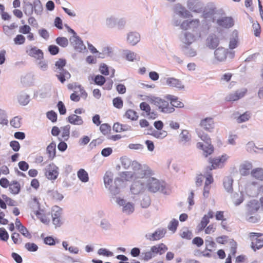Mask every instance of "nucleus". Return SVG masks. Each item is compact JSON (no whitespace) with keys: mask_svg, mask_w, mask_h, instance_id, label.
Segmentation results:
<instances>
[{"mask_svg":"<svg viewBox=\"0 0 263 263\" xmlns=\"http://www.w3.org/2000/svg\"><path fill=\"white\" fill-rule=\"evenodd\" d=\"M247 88L237 90L234 92L229 94L226 97V100L228 102L236 101L243 97L247 92Z\"/></svg>","mask_w":263,"mask_h":263,"instance_id":"11","label":"nucleus"},{"mask_svg":"<svg viewBox=\"0 0 263 263\" xmlns=\"http://www.w3.org/2000/svg\"><path fill=\"white\" fill-rule=\"evenodd\" d=\"M187 6L191 11L199 13L202 11L203 5L200 0H189Z\"/></svg>","mask_w":263,"mask_h":263,"instance_id":"20","label":"nucleus"},{"mask_svg":"<svg viewBox=\"0 0 263 263\" xmlns=\"http://www.w3.org/2000/svg\"><path fill=\"white\" fill-rule=\"evenodd\" d=\"M78 178L83 182H87L89 180L87 172L83 168L80 169L77 172Z\"/></svg>","mask_w":263,"mask_h":263,"instance_id":"40","label":"nucleus"},{"mask_svg":"<svg viewBox=\"0 0 263 263\" xmlns=\"http://www.w3.org/2000/svg\"><path fill=\"white\" fill-rule=\"evenodd\" d=\"M8 120L6 119V115L4 110L0 109V124H7Z\"/></svg>","mask_w":263,"mask_h":263,"instance_id":"60","label":"nucleus"},{"mask_svg":"<svg viewBox=\"0 0 263 263\" xmlns=\"http://www.w3.org/2000/svg\"><path fill=\"white\" fill-rule=\"evenodd\" d=\"M180 141L182 143H186L190 141L191 135L187 130H182L179 135Z\"/></svg>","mask_w":263,"mask_h":263,"instance_id":"41","label":"nucleus"},{"mask_svg":"<svg viewBox=\"0 0 263 263\" xmlns=\"http://www.w3.org/2000/svg\"><path fill=\"white\" fill-rule=\"evenodd\" d=\"M59 174V167L53 163H50L45 169V175L49 180H55Z\"/></svg>","mask_w":263,"mask_h":263,"instance_id":"9","label":"nucleus"},{"mask_svg":"<svg viewBox=\"0 0 263 263\" xmlns=\"http://www.w3.org/2000/svg\"><path fill=\"white\" fill-rule=\"evenodd\" d=\"M20 232L25 237L30 238L31 237V234L29 233L27 229L24 226L19 228L18 229Z\"/></svg>","mask_w":263,"mask_h":263,"instance_id":"61","label":"nucleus"},{"mask_svg":"<svg viewBox=\"0 0 263 263\" xmlns=\"http://www.w3.org/2000/svg\"><path fill=\"white\" fill-rule=\"evenodd\" d=\"M67 121L71 124L81 125L83 123L81 117L76 114H72L67 118Z\"/></svg>","mask_w":263,"mask_h":263,"instance_id":"32","label":"nucleus"},{"mask_svg":"<svg viewBox=\"0 0 263 263\" xmlns=\"http://www.w3.org/2000/svg\"><path fill=\"white\" fill-rule=\"evenodd\" d=\"M25 41V37L21 34L16 35V36L13 39L14 44L17 45L24 44Z\"/></svg>","mask_w":263,"mask_h":263,"instance_id":"47","label":"nucleus"},{"mask_svg":"<svg viewBox=\"0 0 263 263\" xmlns=\"http://www.w3.org/2000/svg\"><path fill=\"white\" fill-rule=\"evenodd\" d=\"M196 146L198 149L203 151V155L205 157L213 154L214 151V146L209 143L207 146H204L202 142H198Z\"/></svg>","mask_w":263,"mask_h":263,"instance_id":"24","label":"nucleus"},{"mask_svg":"<svg viewBox=\"0 0 263 263\" xmlns=\"http://www.w3.org/2000/svg\"><path fill=\"white\" fill-rule=\"evenodd\" d=\"M178 221L175 219L172 220L168 225V229L170 231H171L174 233L178 226Z\"/></svg>","mask_w":263,"mask_h":263,"instance_id":"49","label":"nucleus"},{"mask_svg":"<svg viewBox=\"0 0 263 263\" xmlns=\"http://www.w3.org/2000/svg\"><path fill=\"white\" fill-rule=\"evenodd\" d=\"M65 65V60L61 59L58 60L55 64V69L54 71L57 73L56 77L62 83H64L67 79L68 80L71 77L70 73L64 68Z\"/></svg>","mask_w":263,"mask_h":263,"instance_id":"2","label":"nucleus"},{"mask_svg":"<svg viewBox=\"0 0 263 263\" xmlns=\"http://www.w3.org/2000/svg\"><path fill=\"white\" fill-rule=\"evenodd\" d=\"M25 248L30 252H35L38 249V246L34 243L27 242L25 245Z\"/></svg>","mask_w":263,"mask_h":263,"instance_id":"51","label":"nucleus"},{"mask_svg":"<svg viewBox=\"0 0 263 263\" xmlns=\"http://www.w3.org/2000/svg\"><path fill=\"white\" fill-rule=\"evenodd\" d=\"M251 177L258 181H263V168L261 167H256L253 168L250 174Z\"/></svg>","mask_w":263,"mask_h":263,"instance_id":"28","label":"nucleus"},{"mask_svg":"<svg viewBox=\"0 0 263 263\" xmlns=\"http://www.w3.org/2000/svg\"><path fill=\"white\" fill-rule=\"evenodd\" d=\"M210 220H208V219L205 217H203L200 222L198 224L197 226V229L198 232H201L203 231L206 227V226L209 223Z\"/></svg>","mask_w":263,"mask_h":263,"instance_id":"45","label":"nucleus"},{"mask_svg":"<svg viewBox=\"0 0 263 263\" xmlns=\"http://www.w3.org/2000/svg\"><path fill=\"white\" fill-rule=\"evenodd\" d=\"M124 54L125 56V58L127 60L129 61H134L135 60H139L140 58L138 57L137 58V55L136 53L134 52H133L130 50H125L124 51Z\"/></svg>","mask_w":263,"mask_h":263,"instance_id":"43","label":"nucleus"},{"mask_svg":"<svg viewBox=\"0 0 263 263\" xmlns=\"http://www.w3.org/2000/svg\"><path fill=\"white\" fill-rule=\"evenodd\" d=\"M168 249L167 247L163 243L158 245L154 246L151 247V250L154 252L155 255L157 254L161 255L163 254Z\"/></svg>","mask_w":263,"mask_h":263,"instance_id":"33","label":"nucleus"},{"mask_svg":"<svg viewBox=\"0 0 263 263\" xmlns=\"http://www.w3.org/2000/svg\"><path fill=\"white\" fill-rule=\"evenodd\" d=\"M200 23L198 19L186 20L180 24V28L184 30H191L193 32H200Z\"/></svg>","mask_w":263,"mask_h":263,"instance_id":"7","label":"nucleus"},{"mask_svg":"<svg viewBox=\"0 0 263 263\" xmlns=\"http://www.w3.org/2000/svg\"><path fill=\"white\" fill-rule=\"evenodd\" d=\"M152 103L161 112L171 114L175 111V108L171 105L170 101L166 100L165 97H155L152 99Z\"/></svg>","mask_w":263,"mask_h":263,"instance_id":"1","label":"nucleus"},{"mask_svg":"<svg viewBox=\"0 0 263 263\" xmlns=\"http://www.w3.org/2000/svg\"><path fill=\"white\" fill-rule=\"evenodd\" d=\"M26 53L28 55L36 60H42L44 58V53L42 50L37 48L35 46L31 47L26 50Z\"/></svg>","mask_w":263,"mask_h":263,"instance_id":"18","label":"nucleus"},{"mask_svg":"<svg viewBox=\"0 0 263 263\" xmlns=\"http://www.w3.org/2000/svg\"><path fill=\"white\" fill-rule=\"evenodd\" d=\"M56 43L62 47H66L68 45V40L65 37H58L56 39Z\"/></svg>","mask_w":263,"mask_h":263,"instance_id":"48","label":"nucleus"},{"mask_svg":"<svg viewBox=\"0 0 263 263\" xmlns=\"http://www.w3.org/2000/svg\"><path fill=\"white\" fill-rule=\"evenodd\" d=\"M124 117L131 121H137L139 118L137 112L131 109H127L126 111Z\"/></svg>","mask_w":263,"mask_h":263,"instance_id":"39","label":"nucleus"},{"mask_svg":"<svg viewBox=\"0 0 263 263\" xmlns=\"http://www.w3.org/2000/svg\"><path fill=\"white\" fill-rule=\"evenodd\" d=\"M201 37L200 32H185L184 33V36L182 42L186 45H190L193 43L199 40Z\"/></svg>","mask_w":263,"mask_h":263,"instance_id":"10","label":"nucleus"},{"mask_svg":"<svg viewBox=\"0 0 263 263\" xmlns=\"http://www.w3.org/2000/svg\"><path fill=\"white\" fill-rule=\"evenodd\" d=\"M246 213L257 212L260 209V203L256 199H251L246 204Z\"/></svg>","mask_w":263,"mask_h":263,"instance_id":"15","label":"nucleus"},{"mask_svg":"<svg viewBox=\"0 0 263 263\" xmlns=\"http://www.w3.org/2000/svg\"><path fill=\"white\" fill-rule=\"evenodd\" d=\"M47 117L52 122H55L57 120V114L53 110L47 112Z\"/></svg>","mask_w":263,"mask_h":263,"instance_id":"57","label":"nucleus"},{"mask_svg":"<svg viewBox=\"0 0 263 263\" xmlns=\"http://www.w3.org/2000/svg\"><path fill=\"white\" fill-rule=\"evenodd\" d=\"M74 91L71 94L70 98L73 102H78L80 100V97L86 99L87 97V93L81 86L75 88Z\"/></svg>","mask_w":263,"mask_h":263,"instance_id":"12","label":"nucleus"},{"mask_svg":"<svg viewBox=\"0 0 263 263\" xmlns=\"http://www.w3.org/2000/svg\"><path fill=\"white\" fill-rule=\"evenodd\" d=\"M246 220L250 223H255L259 222L260 220V216L257 212L254 213H246Z\"/></svg>","mask_w":263,"mask_h":263,"instance_id":"31","label":"nucleus"},{"mask_svg":"<svg viewBox=\"0 0 263 263\" xmlns=\"http://www.w3.org/2000/svg\"><path fill=\"white\" fill-rule=\"evenodd\" d=\"M134 171L135 175L139 178H143L149 173L150 170L148 167L142 166L137 162H133L132 165Z\"/></svg>","mask_w":263,"mask_h":263,"instance_id":"8","label":"nucleus"},{"mask_svg":"<svg viewBox=\"0 0 263 263\" xmlns=\"http://www.w3.org/2000/svg\"><path fill=\"white\" fill-rule=\"evenodd\" d=\"M70 126L67 125L61 128V139L60 140L67 141L69 138Z\"/></svg>","mask_w":263,"mask_h":263,"instance_id":"38","label":"nucleus"},{"mask_svg":"<svg viewBox=\"0 0 263 263\" xmlns=\"http://www.w3.org/2000/svg\"><path fill=\"white\" fill-rule=\"evenodd\" d=\"M198 137L203 141L209 143L211 142V138L209 136L203 132H198Z\"/></svg>","mask_w":263,"mask_h":263,"instance_id":"53","label":"nucleus"},{"mask_svg":"<svg viewBox=\"0 0 263 263\" xmlns=\"http://www.w3.org/2000/svg\"><path fill=\"white\" fill-rule=\"evenodd\" d=\"M216 231V227L214 223L209 224L204 230L205 234H210L214 233Z\"/></svg>","mask_w":263,"mask_h":263,"instance_id":"62","label":"nucleus"},{"mask_svg":"<svg viewBox=\"0 0 263 263\" xmlns=\"http://www.w3.org/2000/svg\"><path fill=\"white\" fill-rule=\"evenodd\" d=\"M228 158L229 156L226 154H223L218 157L210 158L209 163H210L211 165L206 167V171L208 172L223 167Z\"/></svg>","mask_w":263,"mask_h":263,"instance_id":"6","label":"nucleus"},{"mask_svg":"<svg viewBox=\"0 0 263 263\" xmlns=\"http://www.w3.org/2000/svg\"><path fill=\"white\" fill-rule=\"evenodd\" d=\"M228 53V50L227 49L219 47L215 50L214 55L217 61L222 62L226 60Z\"/></svg>","mask_w":263,"mask_h":263,"instance_id":"22","label":"nucleus"},{"mask_svg":"<svg viewBox=\"0 0 263 263\" xmlns=\"http://www.w3.org/2000/svg\"><path fill=\"white\" fill-rule=\"evenodd\" d=\"M253 170V164L249 161H245L240 164L239 167V172L241 176H246L250 175Z\"/></svg>","mask_w":263,"mask_h":263,"instance_id":"17","label":"nucleus"},{"mask_svg":"<svg viewBox=\"0 0 263 263\" xmlns=\"http://www.w3.org/2000/svg\"><path fill=\"white\" fill-rule=\"evenodd\" d=\"M243 200L244 197L242 194H239L235 193L233 195V202L235 205H239L243 201Z\"/></svg>","mask_w":263,"mask_h":263,"instance_id":"44","label":"nucleus"},{"mask_svg":"<svg viewBox=\"0 0 263 263\" xmlns=\"http://www.w3.org/2000/svg\"><path fill=\"white\" fill-rule=\"evenodd\" d=\"M252 27L254 35L256 36H259L261 32L260 25L257 22H254L253 23Z\"/></svg>","mask_w":263,"mask_h":263,"instance_id":"54","label":"nucleus"},{"mask_svg":"<svg viewBox=\"0 0 263 263\" xmlns=\"http://www.w3.org/2000/svg\"><path fill=\"white\" fill-rule=\"evenodd\" d=\"M94 81L97 85L102 86L105 82V79L102 76L97 75L95 77Z\"/></svg>","mask_w":263,"mask_h":263,"instance_id":"56","label":"nucleus"},{"mask_svg":"<svg viewBox=\"0 0 263 263\" xmlns=\"http://www.w3.org/2000/svg\"><path fill=\"white\" fill-rule=\"evenodd\" d=\"M166 83L171 87H176L177 88H183V86L182 85L181 82L179 80L174 78H168L166 80Z\"/></svg>","mask_w":263,"mask_h":263,"instance_id":"34","label":"nucleus"},{"mask_svg":"<svg viewBox=\"0 0 263 263\" xmlns=\"http://www.w3.org/2000/svg\"><path fill=\"white\" fill-rule=\"evenodd\" d=\"M114 106L117 109H121L123 106V101L121 97H118L112 100Z\"/></svg>","mask_w":263,"mask_h":263,"instance_id":"46","label":"nucleus"},{"mask_svg":"<svg viewBox=\"0 0 263 263\" xmlns=\"http://www.w3.org/2000/svg\"><path fill=\"white\" fill-rule=\"evenodd\" d=\"M166 230L164 229H158L154 233L145 235L147 239L150 241H156L161 239L165 236Z\"/></svg>","mask_w":263,"mask_h":263,"instance_id":"16","label":"nucleus"},{"mask_svg":"<svg viewBox=\"0 0 263 263\" xmlns=\"http://www.w3.org/2000/svg\"><path fill=\"white\" fill-rule=\"evenodd\" d=\"M165 98L170 101L171 105L173 107L182 108L184 106V104L179 98L175 96L171 95H167L165 96Z\"/></svg>","mask_w":263,"mask_h":263,"instance_id":"26","label":"nucleus"},{"mask_svg":"<svg viewBox=\"0 0 263 263\" xmlns=\"http://www.w3.org/2000/svg\"><path fill=\"white\" fill-rule=\"evenodd\" d=\"M28 204L30 208H31L34 212L37 210H41L40 203L39 202L37 198L36 197H33L31 198L30 200L29 201Z\"/></svg>","mask_w":263,"mask_h":263,"instance_id":"37","label":"nucleus"},{"mask_svg":"<svg viewBox=\"0 0 263 263\" xmlns=\"http://www.w3.org/2000/svg\"><path fill=\"white\" fill-rule=\"evenodd\" d=\"M9 238V235L5 228H0V240L6 241Z\"/></svg>","mask_w":263,"mask_h":263,"instance_id":"52","label":"nucleus"},{"mask_svg":"<svg viewBox=\"0 0 263 263\" xmlns=\"http://www.w3.org/2000/svg\"><path fill=\"white\" fill-rule=\"evenodd\" d=\"M218 25L224 28H229L232 27L234 24V21L231 17H223L217 21Z\"/></svg>","mask_w":263,"mask_h":263,"instance_id":"25","label":"nucleus"},{"mask_svg":"<svg viewBox=\"0 0 263 263\" xmlns=\"http://www.w3.org/2000/svg\"><path fill=\"white\" fill-rule=\"evenodd\" d=\"M0 185L3 188L9 187L10 193L13 195L18 194L21 190V185L18 181L14 180L10 182L5 177L0 179Z\"/></svg>","mask_w":263,"mask_h":263,"instance_id":"4","label":"nucleus"},{"mask_svg":"<svg viewBox=\"0 0 263 263\" xmlns=\"http://www.w3.org/2000/svg\"><path fill=\"white\" fill-rule=\"evenodd\" d=\"M34 214L42 222L48 224L50 222V214L46 213L44 210L41 209L34 211Z\"/></svg>","mask_w":263,"mask_h":263,"instance_id":"23","label":"nucleus"},{"mask_svg":"<svg viewBox=\"0 0 263 263\" xmlns=\"http://www.w3.org/2000/svg\"><path fill=\"white\" fill-rule=\"evenodd\" d=\"M228 236L226 235H222L218 236L216 238V241L219 244H225L228 242Z\"/></svg>","mask_w":263,"mask_h":263,"instance_id":"64","label":"nucleus"},{"mask_svg":"<svg viewBox=\"0 0 263 263\" xmlns=\"http://www.w3.org/2000/svg\"><path fill=\"white\" fill-rule=\"evenodd\" d=\"M52 221L55 228L60 227L63 224L61 209H59L52 214Z\"/></svg>","mask_w":263,"mask_h":263,"instance_id":"21","label":"nucleus"},{"mask_svg":"<svg viewBox=\"0 0 263 263\" xmlns=\"http://www.w3.org/2000/svg\"><path fill=\"white\" fill-rule=\"evenodd\" d=\"M219 43V39L215 34L210 35L206 39V45L210 48L214 49L217 47Z\"/></svg>","mask_w":263,"mask_h":263,"instance_id":"29","label":"nucleus"},{"mask_svg":"<svg viewBox=\"0 0 263 263\" xmlns=\"http://www.w3.org/2000/svg\"><path fill=\"white\" fill-rule=\"evenodd\" d=\"M104 182L106 187H108L110 190H111L110 184L112 182V179L108 174H106L105 175L104 177Z\"/></svg>","mask_w":263,"mask_h":263,"instance_id":"55","label":"nucleus"},{"mask_svg":"<svg viewBox=\"0 0 263 263\" xmlns=\"http://www.w3.org/2000/svg\"><path fill=\"white\" fill-rule=\"evenodd\" d=\"M123 210L124 212L127 213H132L134 210V206L133 204L129 202L126 203L123 206Z\"/></svg>","mask_w":263,"mask_h":263,"instance_id":"59","label":"nucleus"},{"mask_svg":"<svg viewBox=\"0 0 263 263\" xmlns=\"http://www.w3.org/2000/svg\"><path fill=\"white\" fill-rule=\"evenodd\" d=\"M215 123L213 118L206 117L201 120L200 126L208 132H213L215 128Z\"/></svg>","mask_w":263,"mask_h":263,"instance_id":"13","label":"nucleus"},{"mask_svg":"<svg viewBox=\"0 0 263 263\" xmlns=\"http://www.w3.org/2000/svg\"><path fill=\"white\" fill-rule=\"evenodd\" d=\"M46 153L49 160H52L56 156V144L54 142L50 143L46 148Z\"/></svg>","mask_w":263,"mask_h":263,"instance_id":"30","label":"nucleus"},{"mask_svg":"<svg viewBox=\"0 0 263 263\" xmlns=\"http://www.w3.org/2000/svg\"><path fill=\"white\" fill-rule=\"evenodd\" d=\"M30 31H31V28L28 25L21 26L19 27V32L22 34H27Z\"/></svg>","mask_w":263,"mask_h":263,"instance_id":"58","label":"nucleus"},{"mask_svg":"<svg viewBox=\"0 0 263 263\" xmlns=\"http://www.w3.org/2000/svg\"><path fill=\"white\" fill-rule=\"evenodd\" d=\"M112 128L115 132L117 133H121L129 130L130 126L126 124H121L119 122H116L114 123Z\"/></svg>","mask_w":263,"mask_h":263,"instance_id":"36","label":"nucleus"},{"mask_svg":"<svg viewBox=\"0 0 263 263\" xmlns=\"http://www.w3.org/2000/svg\"><path fill=\"white\" fill-rule=\"evenodd\" d=\"M214 182V179L211 173H210L207 175L206 176L205 181L204 183L203 191V196L205 198H208L209 196L210 190L211 189V186L210 184L213 183Z\"/></svg>","mask_w":263,"mask_h":263,"instance_id":"19","label":"nucleus"},{"mask_svg":"<svg viewBox=\"0 0 263 263\" xmlns=\"http://www.w3.org/2000/svg\"><path fill=\"white\" fill-rule=\"evenodd\" d=\"M251 117V113L247 111L242 115H240L236 119L237 123H241L248 121Z\"/></svg>","mask_w":263,"mask_h":263,"instance_id":"42","label":"nucleus"},{"mask_svg":"<svg viewBox=\"0 0 263 263\" xmlns=\"http://www.w3.org/2000/svg\"><path fill=\"white\" fill-rule=\"evenodd\" d=\"M71 45L74 49L79 52H82L86 49V47L83 44V41L77 35H73L70 39Z\"/></svg>","mask_w":263,"mask_h":263,"instance_id":"14","label":"nucleus"},{"mask_svg":"<svg viewBox=\"0 0 263 263\" xmlns=\"http://www.w3.org/2000/svg\"><path fill=\"white\" fill-rule=\"evenodd\" d=\"M146 187L152 193L162 192L165 188V183L155 178L151 177L147 180Z\"/></svg>","mask_w":263,"mask_h":263,"instance_id":"3","label":"nucleus"},{"mask_svg":"<svg viewBox=\"0 0 263 263\" xmlns=\"http://www.w3.org/2000/svg\"><path fill=\"white\" fill-rule=\"evenodd\" d=\"M248 237L251 241V248L254 251L263 247V233L251 232Z\"/></svg>","mask_w":263,"mask_h":263,"instance_id":"5","label":"nucleus"},{"mask_svg":"<svg viewBox=\"0 0 263 263\" xmlns=\"http://www.w3.org/2000/svg\"><path fill=\"white\" fill-rule=\"evenodd\" d=\"M140 108L141 110L145 111L146 114L149 112L151 110V107L148 103L143 102L140 104Z\"/></svg>","mask_w":263,"mask_h":263,"instance_id":"63","label":"nucleus"},{"mask_svg":"<svg viewBox=\"0 0 263 263\" xmlns=\"http://www.w3.org/2000/svg\"><path fill=\"white\" fill-rule=\"evenodd\" d=\"M140 35L137 32H130L127 36V41L132 45H135L140 41Z\"/></svg>","mask_w":263,"mask_h":263,"instance_id":"35","label":"nucleus"},{"mask_svg":"<svg viewBox=\"0 0 263 263\" xmlns=\"http://www.w3.org/2000/svg\"><path fill=\"white\" fill-rule=\"evenodd\" d=\"M175 9L176 13L182 18H185L192 16L190 12L179 4L176 5Z\"/></svg>","mask_w":263,"mask_h":263,"instance_id":"27","label":"nucleus"},{"mask_svg":"<svg viewBox=\"0 0 263 263\" xmlns=\"http://www.w3.org/2000/svg\"><path fill=\"white\" fill-rule=\"evenodd\" d=\"M10 124L14 128H20L21 126V118L16 116L10 121Z\"/></svg>","mask_w":263,"mask_h":263,"instance_id":"50","label":"nucleus"}]
</instances>
